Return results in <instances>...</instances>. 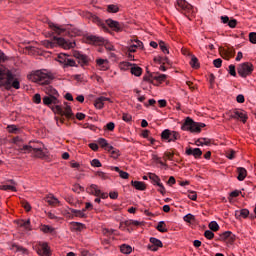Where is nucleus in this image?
Returning <instances> with one entry per match:
<instances>
[{"instance_id":"7ed1b4c3","label":"nucleus","mask_w":256,"mask_h":256,"mask_svg":"<svg viewBox=\"0 0 256 256\" xmlns=\"http://www.w3.org/2000/svg\"><path fill=\"white\" fill-rule=\"evenodd\" d=\"M0 86L5 87V89H11V87L14 89L21 88L19 80L15 78V75H13L11 71L5 70L3 68H0Z\"/></svg>"},{"instance_id":"412c9836","label":"nucleus","mask_w":256,"mask_h":256,"mask_svg":"<svg viewBox=\"0 0 256 256\" xmlns=\"http://www.w3.org/2000/svg\"><path fill=\"white\" fill-rule=\"evenodd\" d=\"M18 226L25 228L26 231H31L32 230V228H31V220L30 219H28L26 221L25 220H19L18 221Z\"/></svg>"},{"instance_id":"aec40b11","label":"nucleus","mask_w":256,"mask_h":256,"mask_svg":"<svg viewBox=\"0 0 256 256\" xmlns=\"http://www.w3.org/2000/svg\"><path fill=\"white\" fill-rule=\"evenodd\" d=\"M131 185L132 187L136 188L137 191H145L147 189V185L145 184V182L132 181Z\"/></svg>"},{"instance_id":"e2e57ef3","label":"nucleus","mask_w":256,"mask_h":256,"mask_svg":"<svg viewBox=\"0 0 256 256\" xmlns=\"http://www.w3.org/2000/svg\"><path fill=\"white\" fill-rule=\"evenodd\" d=\"M97 25H98V27H100L104 31H108L107 25L105 23H103V21L97 20Z\"/></svg>"},{"instance_id":"a211bd4d","label":"nucleus","mask_w":256,"mask_h":256,"mask_svg":"<svg viewBox=\"0 0 256 256\" xmlns=\"http://www.w3.org/2000/svg\"><path fill=\"white\" fill-rule=\"evenodd\" d=\"M105 101L113 103V101H111V98L100 96L97 98V109H103V107H105Z\"/></svg>"},{"instance_id":"2f4dec72","label":"nucleus","mask_w":256,"mask_h":256,"mask_svg":"<svg viewBox=\"0 0 256 256\" xmlns=\"http://www.w3.org/2000/svg\"><path fill=\"white\" fill-rule=\"evenodd\" d=\"M119 67L122 71H129V70L131 71L133 64H131L129 62H121Z\"/></svg>"},{"instance_id":"39448f33","label":"nucleus","mask_w":256,"mask_h":256,"mask_svg":"<svg viewBox=\"0 0 256 256\" xmlns=\"http://www.w3.org/2000/svg\"><path fill=\"white\" fill-rule=\"evenodd\" d=\"M43 45L44 47H46V49H55L57 45L63 47V49H73L74 47H76L77 44L75 43V40L68 41L65 40V38L63 37L53 36L52 40L44 41Z\"/></svg>"},{"instance_id":"3c124183","label":"nucleus","mask_w":256,"mask_h":256,"mask_svg":"<svg viewBox=\"0 0 256 256\" xmlns=\"http://www.w3.org/2000/svg\"><path fill=\"white\" fill-rule=\"evenodd\" d=\"M7 130L9 133H19V128H17L15 125H9Z\"/></svg>"},{"instance_id":"e433bc0d","label":"nucleus","mask_w":256,"mask_h":256,"mask_svg":"<svg viewBox=\"0 0 256 256\" xmlns=\"http://www.w3.org/2000/svg\"><path fill=\"white\" fill-rule=\"evenodd\" d=\"M149 179L153 181L154 185H159L161 183V178H159V176L156 174L150 173Z\"/></svg>"},{"instance_id":"bf43d9fd","label":"nucleus","mask_w":256,"mask_h":256,"mask_svg":"<svg viewBox=\"0 0 256 256\" xmlns=\"http://www.w3.org/2000/svg\"><path fill=\"white\" fill-rule=\"evenodd\" d=\"M226 157L227 159H235V150H228L226 152Z\"/></svg>"},{"instance_id":"58836bf2","label":"nucleus","mask_w":256,"mask_h":256,"mask_svg":"<svg viewBox=\"0 0 256 256\" xmlns=\"http://www.w3.org/2000/svg\"><path fill=\"white\" fill-rule=\"evenodd\" d=\"M107 12L108 13H119V6L110 4L107 6Z\"/></svg>"},{"instance_id":"9b49d317","label":"nucleus","mask_w":256,"mask_h":256,"mask_svg":"<svg viewBox=\"0 0 256 256\" xmlns=\"http://www.w3.org/2000/svg\"><path fill=\"white\" fill-rule=\"evenodd\" d=\"M98 147L103 149V151L111 152L113 151V145L109 144V141L105 138H98L97 140Z\"/></svg>"},{"instance_id":"a18cd8bd","label":"nucleus","mask_w":256,"mask_h":256,"mask_svg":"<svg viewBox=\"0 0 256 256\" xmlns=\"http://www.w3.org/2000/svg\"><path fill=\"white\" fill-rule=\"evenodd\" d=\"M107 41H108L107 38L98 36L97 37V45H98V47H105V44L107 43Z\"/></svg>"},{"instance_id":"6e6552de","label":"nucleus","mask_w":256,"mask_h":256,"mask_svg":"<svg viewBox=\"0 0 256 256\" xmlns=\"http://www.w3.org/2000/svg\"><path fill=\"white\" fill-rule=\"evenodd\" d=\"M230 119H239L240 121H242V123H247V119H249V116L244 110H234L230 114Z\"/></svg>"},{"instance_id":"5fc2aeb1","label":"nucleus","mask_w":256,"mask_h":256,"mask_svg":"<svg viewBox=\"0 0 256 256\" xmlns=\"http://www.w3.org/2000/svg\"><path fill=\"white\" fill-rule=\"evenodd\" d=\"M103 235H106L107 237H109L110 235H113V233H115V230L113 229H109V228H104L102 230Z\"/></svg>"},{"instance_id":"c85d7f7f","label":"nucleus","mask_w":256,"mask_h":256,"mask_svg":"<svg viewBox=\"0 0 256 256\" xmlns=\"http://www.w3.org/2000/svg\"><path fill=\"white\" fill-rule=\"evenodd\" d=\"M88 193H90L91 195H94V201L95 203H97V185L93 184L91 185L89 188H87Z\"/></svg>"},{"instance_id":"b1692460","label":"nucleus","mask_w":256,"mask_h":256,"mask_svg":"<svg viewBox=\"0 0 256 256\" xmlns=\"http://www.w3.org/2000/svg\"><path fill=\"white\" fill-rule=\"evenodd\" d=\"M84 42L88 43L89 45H95L97 43V36L86 35L84 37Z\"/></svg>"},{"instance_id":"4c0bfd02","label":"nucleus","mask_w":256,"mask_h":256,"mask_svg":"<svg viewBox=\"0 0 256 256\" xmlns=\"http://www.w3.org/2000/svg\"><path fill=\"white\" fill-rule=\"evenodd\" d=\"M69 55L65 53H61L58 55V62L61 63L62 65H65L67 63Z\"/></svg>"},{"instance_id":"0eeeda50","label":"nucleus","mask_w":256,"mask_h":256,"mask_svg":"<svg viewBox=\"0 0 256 256\" xmlns=\"http://www.w3.org/2000/svg\"><path fill=\"white\" fill-rule=\"evenodd\" d=\"M238 75L240 77H249L253 73V64L250 62H244L238 66Z\"/></svg>"},{"instance_id":"37998d69","label":"nucleus","mask_w":256,"mask_h":256,"mask_svg":"<svg viewBox=\"0 0 256 256\" xmlns=\"http://www.w3.org/2000/svg\"><path fill=\"white\" fill-rule=\"evenodd\" d=\"M84 17H86V19H89V21H92L93 23H97V16H95L91 12H86Z\"/></svg>"},{"instance_id":"680f3d73","label":"nucleus","mask_w":256,"mask_h":256,"mask_svg":"<svg viewBox=\"0 0 256 256\" xmlns=\"http://www.w3.org/2000/svg\"><path fill=\"white\" fill-rule=\"evenodd\" d=\"M188 198H190L191 201H197V192H195V191L189 192Z\"/></svg>"},{"instance_id":"69168bd1","label":"nucleus","mask_w":256,"mask_h":256,"mask_svg":"<svg viewBox=\"0 0 256 256\" xmlns=\"http://www.w3.org/2000/svg\"><path fill=\"white\" fill-rule=\"evenodd\" d=\"M22 207L25 209V211H31V204L27 201H22Z\"/></svg>"},{"instance_id":"4d7b16f0","label":"nucleus","mask_w":256,"mask_h":256,"mask_svg":"<svg viewBox=\"0 0 256 256\" xmlns=\"http://www.w3.org/2000/svg\"><path fill=\"white\" fill-rule=\"evenodd\" d=\"M72 191H74V193H80L81 191H84V188L79 184H75Z\"/></svg>"},{"instance_id":"f03ea898","label":"nucleus","mask_w":256,"mask_h":256,"mask_svg":"<svg viewBox=\"0 0 256 256\" xmlns=\"http://www.w3.org/2000/svg\"><path fill=\"white\" fill-rule=\"evenodd\" d=\"M45 145L41 142H29L28 145H23L18 149L20 153H30L33 157H37L38 159H44L46 157Z\"/></svg>"},{"instance_id":"20e7f679","label":"nucleus","mask_w":256,"mask_h":256,"mask_svg":"<svg viewBox=\"0 0 256 256\" xmlns=\"http://www.w3.org/2000/svg\"><path fill=\"white\" fill-rule=\"evenodd\" d=\"M50 29L52 30V33L55 35H69V37H79L81 35V30L78 28H75V26L71 25H58L54 23L49 24Z\"/></svg>"},{"instance_id":"a878e982","label":"nucleus","mask_w":256,"mask_h":256,"mask_svg":"<svg viewBox=\"0 0 256 256\" xmlns=\"http://www.w3.org/2000/svg\"><path fill=\"white\" fill-rule=\"evenodd\" d=\"M236 217H242V219H247L249 216V210L248 209H242V210H237L235 212Z\"/></svg>"},{"instance_id":"4468645a","label":"nucleus","mask_w":256,"mask_h":256,"mask_svg":"<svg viewBox=\"0 0 256 256\" xmlns=\"http://www.w3.org/2000/svg\"><path fill=\"white\" fill-rule=\"evenodd\" d=\"M106 25L110 27L113 31L119 33L121 31V24L113 19L106 20Z\"/></svg>"},{"instance_id":"f257e3e1","label":"nucleus","mask_w":256,"mask_h":256,"mask_svg":"<svg viewBox=\"0 0 256 256\" xmlns=\"http://www.w3.org/2000/svg\"><path fill=\"white\" fill-rule=\"evenodd\" d=\"M28 79L33 83H38V85L44 86L43 91L48 96L43 98V103L44 105H47V107H50L54 113L61 115L60 123H65V118L63 117H66V119H73V111L71 110V106L59 105V92H57L55 88L50 85L51 81H53V75L47 71L36 70L28 76Z\"/></svg>"},{"instance_id":"bb28decb","label":"nucleus","mask_w":256,"mask_h":256,"mask_svg":"<svg viewBox=\"0 0 256 256\" xmlns=\"http://www.w3.org/2000/svg\"><path fill=\"white\" fill-rule=\"evenodd\" d=\"M64 199L69 203V205H72V207H77V199H75L73 195H66Z\"/></svg>"},{"instance_id":"052dcab7","label":"nucleus","mask_w":256,"mask_h":256,"mask_svg":"<svg viewBox=\"0 0 256 256\" xmlns=\"http://www.w3.org/2000/svg\"><path fill=\"white\" fill-rule=\"evenodd\" d=\"M97 176L100 177V179H102L103 181H105V179H109V175H107V173L105 172L98 171Z\"/></svg>"},{"instance_id":"f8f14e48","label":"nucleus","mask_w":256,"mask_h":256,"mask_svg":"<svg viewBox=\"0 0 256 256\" xmlns=\"http://www.w3.org/2000/svg\"><path fill=\"white\" fill-rule=\"evenodd\" d=\"M177 5L179 9H182V11H184L185 13H188V14L193 13V6H191V4H189L187 1L178 0Z\"/></svg>"},{"instance_id":"ea45409f","label":"nucleus","mask_w":256,"mask_h":256,"mask_svg":"<svg viewBox=\"0 0 256 256\" xmlns=\"http://www.w3.org/2000/svg\"><path fill=\"white\" fill-rule=\"evenodd\" d=\"M0 190L1 191H17V189H15V186L9 185V184L1 185Z\"/></svg>"},{"instance_id":"2eb2a0df","label":"nucleus","mask_w":256,"mask_h":256,"mask_svg":"<svg viewBox=\"0 0 256 256\" xmlns=\"http://www.w3.org/2000/svg\"><path fill=\"white\" fill-rule=\"evenodd\" d=\"M10 251H15V253H22L23 255H29V250L15 243L10 246Z\"/></svg>"},{"instance_id":"423d86ee","label":"nucleus","mask_w":256,"mask_h":256,"mask_svg":"<svg viewBox=\"0 0 256 256\" xmlns=\"http://www.w3.org/2000/svg\"><path fill=\"white\" fill-rule=\"evenodd\" d=\"M205 127V123H197L190 117H187L182 125V131H190V133H201V129Z\"/></svg>"},{"instance_id":"c756f323","label":"nucleus","mask_w":256,"mask_h":256,"mask_svg":"<svg viewBox=\"0 0 256 256\" xmlns=\"http://www.w3.org/2000/svg\"><path fill=\"white\" fill-rule=\"evenodd\" d=\"M150 243L152 245H154L155 247H157L158 249H161V247H163V242H161V240H159L155 237L150 238Z\"/></svg>"},{"instance_id":"cd10ccee","label":"nucleus","mask_w":256,"mask_h":256,"mask_svg":"<svg viewBox=\"0 0 256 256\" xmlns=\"http://www.w3.org/2000/svg\"><path fill=\"white\" fill-rule=\"evenodd\" d=\"M156 229L160 233H167V224H165V221H160L156 226Z\"/></svg>"},{"instance_id":"72a5a7b5","label":"nucleus","mask_w":256,"mask_h":256,"mask_svg":"<svg viewBox=\"0 0 256 256\" xmlns=\"http://www.w3.org/2000/svg\"><path fill=\"white\" fill-rule=\"evenodd\" d=\"M64 67H77V62H75V59H73L71 56H68Z\"/></svg>"},{"instance_id":"ddd939ff","label":"nucleus","mask_w":256,"mask_h":256,"mask_svg":"<svg viewBox=\"0 0 256 256\" xmlns=\"http://www.w3.org/2000/svg\"><path fill=\"white\" fill-rule=\"evenodd\" d=\"M38 255L42 256H51V252L49 251V245L47 243H39L38 249H36Z\"/></svg>"},{"instance_id":"7c9ffc66","label":"nucleus","mask_w":256,"mask_h":256,"mask_svg":"<svg viewBox=\"0 0 256 256\" xmlns=\"http://www.w3.org/2000/svg\"><path fill=\"white\" fill-rule=\"evenodd\" d=\"M190 65L193 69H199V59L195 55L191 56Z\"/></svg>"},{"instance_id":"6e6d98bb","label":"nucleus","mask_w":256,"mask_h":256,"mask_svg":"<svg viewBox=\"0 0 256 256\" xmlns=\"http://www.w3.org/2000/svg\"><path fill=\"white\" fill-rule=\"evenodd\" d=\"M194 219L195 216L193 214H187L184 216V221H186V223H192Z\"/></svg>"},{"instance_id":"dca6fc26","label":"nucleus","mask_w":256,"mask_h":256,"mask_svg":"<svg viewBox=\"0 0 256 256\" xmlns=\"http://www.w3.org/2000/svg\"><path fill=\"white\" fill-rule=\"evenodd\" d=\"M186 155H192L195 157V159H199V157L203 155V151H201L199 148H188L186 150Z\"/></svg>"},{"instance_id":"f3484780","label":"nucleus","mask_w":256,"mask_h":256,"mask_svg":"<svg viewBox=\"0 0 256 256\" xmlns=\"http://www.w3.org/2000/svg\"><path fill=\"white\" fill-rule=\"evenodd\" d=\"M97 67L100 71H107V69H109V60L108 59H98Z\"/></svg>"},{"instance_id":"c03bdc74","label":"nucleus","mask_w":256,"mask_h":256,"mask_svg":"<svg viewBox=\"0 0 256 256\" xmlns=\"http://www.w3.org/2000/svg\"><path fill=\"white\" fill-rule=\"evenodd\" d=\"M71 213H73V215H75V217H85V209H83V210L71 209Z\"/></svg>"},{"instance_id":"603ef678","label":"nucleus","mask_w":256,"mask_h":256,"mask_svg":"<svg viewBox=\"0 0 256 256\" xmlns=\"http://www.w3.org/2000/svg\"><path fill=\"white\" fill-rule=\"evenodd\" d=\"M110 155H111V157H112V159H118L119 158V150L118 149H112L111 151H110Z\"/></svg>"},{"instance_id":"9d476101","label":"nucleus","mask_w":256,"mask_h":256,"mask_svg":"<svg viewBox=\"0 0 256 256\" xmlns=\"http://www.w3.org/2000/svg\"><path fill=\"white\" fill-rule=\"evenodd\" d=\"M73 57H75V59L77 60L79 65H81V67H83L84 65H87V63H89V59L87 58V55H84L83 53H81L79 51L73 52Z\"/></svg>"},{"instance_id":"5701e85b","label":"nucleus","mask_w":256,"mask_h":256,"mask_svg":"<svg viewBox=\"0 0 256 256\" xmlns=\"http://www.w3.org/2000/svg\"><path fill=\"white\" fill-rule=\"evenodd\" d=\"M71 229L72 231H83V229H85V225L79 222H72Z\"/></svg>"},{"instance_id":"49530a36","label":"nucleus","mask_w":256,"mask_h":256,"mask_svg":"<svg viewBox=\"0 0 256 256\" xmlns=\"http://www.w3.org/2000/svg\"><path fill=\"white\" fill-rule=\"evenodd\" d=\"M210 231H217L219 229V224L216 221H212L208 225Z\"/></svg>"},{"instance_id":"09e8293b","label":"nucleus","mask_w":256,"mask_h":256,"mask_svg":"<svg viewBox=\"0 0 256 256\" xmlns=\"http://www.w3.org/2000/svg\"><path fill=\"white\" fill-rule=\"evenodd\" d=\"M204 237H206V239H213L215 237V233H213V230H206L204 232Z\"/></svg>"},{"instance_id":"f704fd0d","label":"nucleus","mask_w":256,"mask_h":256,"mask_svg":"<svg viewBox=\"0 0 256 256\" xmlns=\"http://www.w3.org/2000/svg\"><path fill=\"white\" fill-rule=\"evenodd\" d=\"M46 203L50 204V205H57V203H59V200L57 198H55L54 196H47L44 198Z\"/></svg>"},{"instance_id":"864d4df0","label":"nucleus","mask_w":256,"mask_h":256,"mask_svg":"<svg viewBox=\"0 0 256 256\" xmlns=\"http://www.w3.org/2000/svg\"><path fill=\"white\" fill-rule=\"evenodd\" d=\"M213 65H214V67L219 69V68H221V65H223V60H221V58H217V59L213 60Z\"/></svg>"},{"instance_id":"6ab92c4d","label":"nucleus","mask_w":256,"mask_h":256,"mask_svg":"<svg viewBox=\"0 0 256 256\" xmlns=\"http://www.w3.org/2000/svg\"><path fill=\"white\" fill-rule=\"evenodd\" d=\"M130 73L132 75H135V77H141L143 74V69L136 64H132V67L130 68Z\"/></svg>"},{"instance_id":"a19ab883","label":"nucleus","mask_w":256,"mask_h":256,"mask_svg":"<svg viewBox=\"0 0 256 256\" xmlns=\"http://www.w3.org/2000/svg\"><path fill=\"white\" fill-rule=\"evenodd\" d=\"M159 47H160L161 51H162L165 55H169V48L167 47V44H165V42L160 41V42H159Z\"/></svg>"},{"instance_id":"774afa93","label":"nucleus","mask_w":256,"mask_h":256,"mask_svg":"<svg viewBox=\"0 0 256 256\" xmlns=\"http://www.w3.org/2000/svg\"><path fill=\"white\" fill-rule=\"evenodd\" d=\"M33 101L36 103V105H39V103H41V94H35L33 96Z\"/></svg>"},{"instance_id":"1a4fd4ad","label":"nucleus","mask_w":256,"mask_h":256,"mask_svg":"<svg viewBox=\"0 0 256 256\" xmlns=\"http://www.w3.org/2000/svg\"><path fill=\"white\" fill-rule=\"evenodd\" d=\"M128 45V52L135 53V51L143 47V42L140 40H129Z\"/></svg>"},{"instance_id":"338daca9","label":"nucleus","mask_w":256,"mask_h":256,"mask_svg":"<svg viewBox=\"0 0 256 256\" xmlns=\"http://www.w3.org/2000/svg\"><path fill=\"white\" fill-rule=\"evenodd\" d=\"M154 75L149 74V75H145L143 77L144 81H147L148 83H153L154 79H153Z\"/></svg>"},{"instance_id":"393cba45","label":"nucleus","mask_w":256,"mask_h":256,"mask_svg":"<svg viewBox=\"0 0 256 256\" xmlns=\"http://www.w3.org/2000/svg\"><path fill=\"white\" fill-rule=\"evenodd\" d=\"M120 251L124 255H130V253H132V251H133V248L127 244H123L120 246Z\"/></svg>"},{"instance_id":"0e129e2a","label":"nucleus","mask_w":256,"mask_h":256,"mask_svg":"<svg viewBox=\"0 0 256 256\" xmlns=\"http://www.w3.org/2000/svg\"><path fill=\"white\" fill-rule=\"evenodd\" d=\"M229 74L232 75V77L237 76V72L235 71V65H230L229 66Z\"/></svg>"},{"instance_id":"8fccbe9b","label":"nucleus","mask_w":256,"mask_h":256,"mask_svg":"<svg viewBox=\"0 0 256 256\" xmlns=\"http://www.w3.org/2000/svg\"><path fill=\"white\" fill-rule=\"evenodd\" d=\"M122 119L123 121H125L126 123H131V121L133 120V116H131V114L129 113H124L122 115Z\"/></svg>"},{"instance_id":"13d9d810","label":"nucleus","mask_w":256,"mask_h":256,"mask_svg":"<svg viewBox=\"0 0 256 256\" xmlns=\"http://www.w3.org/2000/svg\"><path fill=\"white\" fill-rule=\"evenodd\" d=\"M249 41L250 43H253V45H256V32H251L249 34Z\"/></svg>"},{"instance_id":"c9c22d12","label":"nucleus","mask_w":256,"mask_h":256,"mask_svg":"<svg viewBox=\"0 0 256 256\" xmlns=\"http://www.w3.org/2000/svg\"><path fill=\"white\" fill-rule=\"evenodd\" d=\"M180 135L178 134L177 131H172L170 133V138L168 139V143H171V142H175L177 141V139H180Z\"/></svg>"},{"instance_id":"79ce46f5","label":"nucleus","mask_w":256,"mask_h":256,"mask_svg":"<svg viewBox=\"0 0 256 256\" xmlns=\"http://www.w3.org/2000/svg\"><path fill=\"white\" fill-rule=\"evenodd\" d=\"M154 81H158V83H163L165 79H167V75L160 74V75H154L153 76Z\"/></svg>"},{"instance_id":"473e14b6","label":"nucleus","mask_w":256,"mask_h":256,"mask_svg":"<svg viewBox=\"0 0 256 256\" xmlns=\"http://www.w3.org/2000/svg\"><path fill=\"white\" fill-rule=\"evenodd\" d=\"M171 133H172V131L171 130H169V129H165L162 133H161V139L163 140V141H169V138H170V136H171Z\"/></svg>"},{"instance_id":"de8ad7c7","label":"nucleus","mask_w":256,"mask_h":256,"mask_svg":"<svg viewBox=\"0 0 256 256\" xmlns=\"http://www.w3.org/2000/svg\"><path fill=\"white\" fill-rule=\"evenodd\" d=\"M231 237V231H226L222 234H220V241H227Z\"/></svg>"},{"instance_id":"4be33fe9","label":"nucleus","mask_w":256,"mask_h":256,"mask_svg":"<svg viewBox=\"0 0 256 256\" xmlns=\"http://www.w3.org/2000/svg\"><path fill=\"white\" fill-rule=\"evenodd\" d=\"M238 172V181H245V177H247V170L245 168H238L237 169Z\"/></svg>"}]
</instances>
